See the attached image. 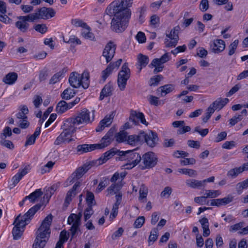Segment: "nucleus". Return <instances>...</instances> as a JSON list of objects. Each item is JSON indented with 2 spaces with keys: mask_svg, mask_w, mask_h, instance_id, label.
<instances>
[{
  "mask_svg": "<svg viewBox=\"0 0 248 248\" xmlns=\"http://www.w3.org/2000/svg\"><path fill=\"white\" fill-rule=\"evenodd\" d=\"M115 155L119 156L116 158L117 161H126L137 165L141 160V157L140 154L134 150L123 151L113 148L104 153L99 158V163L102 164L105 163Z\"/></svg>",
  "mask_w": 248,
  "mask_h": 248,
  "instance_id": "f257e3e1",
  "label": "nucleus"
},
{
  "mask_svg": "<svg viewBox=\"0 0 248 248\" xmlns=\"http://www.w3.org/2000/svg\"><path fill=\"white\" fill-rule=\"evenodd\" d=\"M41 207V204H36L30 208L23 216H21L20 214L15 218L13 223L15 226L12 231L14 239L17 240L21 237L24 231V228L30 222L31 218Z\"/></svg>",
  "mask_w": 248,
  "mask_h": 248,
  "instance_id": "f03ea898",
  "label": "nucleus"
},
{
  "mask_svg": "<svg viewBox=\"0 0 248 248\" xmlns=\"http://www.w3.org/2000/svg\"><path fill=\"white\" fill-rule=\"evenodd\" d=\"M52 219L53 216L49 214L43 220L41 225L36 232L37 236L32 248H44L48 240L47 235L49 236L50 233V227Z\"/></svg>",
  "mask_w": 248,
  "mask_h": 248,
  "instance_id": "7ed1b4c3",
  "label": "nucleus"
},
{
  "mask_svg": "<svg viewBox=\"0 0 248 248\" xmlns=\"http://www.w3.org/2000/svg\"><path fill=\"white\" fill-rule=\"evenodd\" d=\"M132 1L133 0H115L107 7L106 13L110 16L112 15L131 16L129 8L132 6Z\"/></svg>",
  "mask_w": 248,
  "mask_h": 248,
  "instance_id": "20e7f679",
  "label": "nucleus"
},
{
  "mask_svg": "<svg viewBox=\"0 0 248 248\" xmlns=\"http://www.w3.org/2000/svg\"><path fill=\"white\" fill-rule=\"evenodd\" d=\"M90 111L84 108L77 113V115L65 121V125L75 127V125L91 122L90 117Z\"/></svg>",
  "mask_w": 248,
  "mask_h": 248,
  "instance_id": "39448f33",
  "label": "nucleus"
},
{
  "mask_svg": "<svg viewBox=\"0 0 248 248\" xmlns=\"http://www.w3.org/2000/svg\"><path fill=\"white\" fill-rule=\"evenodd\" d=\"M110 28L112 31L120 33L124 31L127 27L130 16L122 15H112Z\"/></svg>",
  "mask_w": 248,
  "mask_h": 248,
  "instance_id": "423d86ee",
  "label": "nucleus"
},
{
  "mask_svg": "<svg viewBox=\"0 0 248 248\" xmlns=\"http://www.w3.org/2000/svg\"><path fill=\"white\" fill-rule=\"evenodd\" d=\"M31 14L34 21L39 19L47 20L54 17L55 16L56 12L52 8L43 7Z\"/></svg>",
  "mask_w": 248,
  "mask_h": 248,
  "instance_id": "0eeeda50",
  "label": "nucleus"
},
{
  "mask_svg": "<svg viewBox=\"0 0 248 248\" xmlns=\"http://www.w3.org/2000/svg\"><path fill=\"white\" fill-rule=\"evenodd\" d=\"M142 164L141 169H149L154 167L157 164L158 158L155 154L152 152H148L144 154L141 158Z\"/></svg>",
  "mask_w": 248,
  "mask_h": 248,
  "instance_id": "6e6552de",
  "label": "nucleus"
},
{
  "mask_svg": "<svg viewBox=\"0 0 248 248\" xmlns=\"http://www.w3.org/2000/svg\"><path fill=\"white\" fill-rule=\"evenodd\" d=\"M17 19L18 20L15 23V26L22 33L28 31L30 27L28 22L34 21L31 14L27 16H17Z\"/></svg>",
  "mask_w": 248,
  "mask_h": 248,
  "instance_id": "1a4fd4ad",
  "label": "nucleus"
},
{
  "mask_svg": "<svg viewBox=\"0 0 248 248\" xmlns=\"http://www.w3.org/2000/svg\"><path fill=\"white\" fill-rule=\"evenodd\" d=\"M82 216L81 212H79L78 214H71L68 218V224L72 226L70 229L71 232L72 237H73L76 234L79 226L81 224V218Z\"/></svg>",
  "mask_w": 248,
  "mask_h": 248,
  "instance_id": "9d476101",
  "label": "nucleus"
},
{
  "mask_svg": "<svg viewBox=\"0 0 248 248\" xmlns=\"http://www.w3.org/2000/svg\"><path fill=\"white\" fill-rule=\"evenodd\" d=\"M142 142L145 141L148 146L150 147H155L158 143L159 140L157 133L153 131L148 132L141 131Z\"/></svg>",
  "mask_w": 248,
  "mask_h": 248,
  "instance_id": "9b49d317",
  "label": "nucleus"
},
{
  "mask_svg": "<svg viewBox=\"0 0 248 248\" xmlns=\"http://www.w3.org/2000/svg\"><path fill=\"white\" fill-rule=\"evenodd\" d=\"M180 30L179 26H177L172 29L169 34H167L166 36L169 39H165V46L167 47H175L179 40V31Z\"/></svg>",
  "mask_w": 248,
  "mask_h": 248,
  "instance_id": "f8f14e48",
  "label": "nucleus"
},
{
  "mask_svg": "<svg viewBox=\"0 0 248 248\" xmlns=\"http://www.w3.org/2000/svg\"><path fill=\"white\" fill-rule=\"evenodd\" d=\"M114 128H111L100 140V143L95 144L96 149H102L108 146L114 140Z\"/></svg>",
  "mask_w": 248,
  "mask_h": 248,
  "instance_id": "ddd939ff",
  "label": "nucleus"
},
{
  "mask_svg": "<svg viewBox=\"0 0 248 248\" xmlns=\"http://www.w3.org/2000/svg\"><path fill=\"white\" fill-rule=\"evenodd\" d=\"M64 126H65V128L63 132H62L56 139L54 142L55 145H58L66 141L68 139V137L76 131V127L68 126L67 125H65V124H64Z\"/></svg>",
  "mask_w": 248,
  "mask_h": 248,
  "instance_id": "4468645a",
  "label": "nucleus"
},
{
  "mask_svg": "<svg viewBox=\"0 0 248 248\" xmlns=\"http://www.w3.org/2000/svg\"><path fill=\"white\" fill-rule=\"evenodd\" d=\"M116 46L113 42L109 41L105 46L102 56L106 59L107 63L110 62L115 54Z\"/></svg>",
  "mask_w": 248,
  "mask_h": 248,
  "instance_id": "2eb2a0df",
  "label": "nucleus"
},
{
  "mask_svg": "<svg viewBox=\"0 0 248 248\" xmlns=\"http://www.w3.org/2000/svg\"><path fill=\"white\" fill-rule=\"evenodd\" d=\"M145 125H147L144 114L142 112H138L135 110H131L129 117V121L132 122L133 124L137 125L139 121Z\"/></svg>",
  "mask_w": 248,
  "mask_h": 248,
  "instance_id": "dca6fc26",
  "label": "nucleus"
},
{
  "mask_svg": "<svg viewBox=\"0 0 248 248\" xmlns=\"http://www.w3.org/2000/svg\"><path fill=\"white\" fill-rule=\"evenodd\" d=\"M225 48V43L221 39H215L210 43V49L212 52L218 54L222 52Z\"/></svg>",
  "mask_w": 248,
  "mask_h": 248,
  "instance_id": "f3484780",
  "label": "nucleus"
},
{
  "mask_svg": "<svg viewBox=\"0 0 248 248\" xmlns=\"http://www.w3.org/2000/svg\"><path fill=\"white\" fill-rule=\"evenodd\" d=\"M29 170V166H26L24 168L20 169L18 173L12 178V184L10 185V188L15 187L17 184L24 176L27 174Z\"/></svg>",
  "mask_w": 248,
  "mask_h": 248,
  "instance_id": "a211bd4d",
  "label": "nucleus"
},
{
  "mask_svg": "<svg viewBox=\"0 0 248 248\" xmlns=\"http://www.w3.org/2000/svg\"><path fill=\"white\" fill-rule=\"evenodd\" d=\"M81 76L77 72H74L70 74L69 78V82L71 86L75 88H79L81 84Z\"/></svg>",
  "mask_w": 248,
  "mask_h": 248,
  "instance_id": "6ab92c4d",
  "label": "nucleus"
},
{
  "mask_svg": "<svg viewBox=\"0 0 248 248\" xmlns=\"http://www.w3.org/2000/svg\"><path fill=\"white\" fill-rule=\"evenodd\" d=\"M80 186V183L79 182H77L73 186L72 188L67 192L65 198L64 203L66 206H67L70 204V202L72 201V197L75 196L78 193V189L79 188Z\"/></svg>",
  "mask_w": 248,
  "mask_h": 248,
  "instance_id": "aec40b11",
  "label": "nucleus"
},
{
  "mask_svg": "<svg viewBox=\"0 0 248 248\" xmlns=\"http://www.w3.org/2000/svg\"><path fill=\"white\" fill-rule=\"evenodd\" d=\"M233 200V197L231 195H228L227 197L221 199H213L210 201L211 206H216L219 207L223 205H226L232 202Z\"/></svg>",
  "mask_w": 248,
  "mask_h": 248,
  "instance_id": "412c9836",
  "label": "nucleus"
},
{
  "mask_svg": "<svg viewBox=\"0 0 248 248\" xmlns=\"http://www.w3.org/2000/svg\"><path fill=\"white\" fill-rule=\"evenodd\" d=\"M141 131L138 135H132L127 136L126 143L132 146H136L142 142Z\"/></svg>",
  "mask_w": 248,
  "mask_h": 248,
  "instance_id": "4be33fe9",
  "label": "nucleus"
},
{
  "mask_svg": "<svg viewBox=\"0 0 248 248\" xmlns=\"http://www.w3.org/2000/svg\"><path fill=\"white\" fill-rule=\"evenodd\" d=\"M113 91L112 84L111 82H108L102 89L99 99L102 100L105 97L109 96L112 95V92Z\"/></svg>",
  "mask_w": 248,
  "mask_h": 248,
  "instance_id": "5701e85b",
  "label": "nucleus"
},
{
  "mask_svg": "<svg viewBox=\"0 0 248 248\" xmlns=\"http://www.w3.org/2000/svg\"><path fill=\"white\" fill-rule=\"evenodd\" d=\"M170 59V55L169 53H166L163 55L160 59H154L152 62L149 64V66L151 67L152 66H155L156 65H161L168 61Z\"/></svg>",
  "mask_w": 248,
  "mask_h": 248,
  "instance_id": "b1692460",
  "label": "nucleus"
},
{
  "mask_svg": "<svg viewBox=\"0 0 248 248\" xmlns=\"http://www.w3.org/2000/svg\"><path fill=\"white\" fill-rule=\"evenodd\" d=\"M186 186L194 189H201L204 187L203 182L196 179H188L186 181Z\"/></svg>",
  "mask_w": 248,
  "mask_h": 248,
  "instance_id": "393cba45",
  "label": "nucleus"
},
{
  "mask_svg": "<svg viewBox=\"0 0 248 248\" xmlns=\"http://www.w3.org/2000/svg\"><path fill=\"white\" fill-rule=\"evenodd\" d=\"M17 78V74L15 72L8 73L2 79L5 84L12 85L15 83Z\"/></svg>",
  "mask_w": 248,
  "mask_h": 248,
  "instance_id": "a878e982",
  "label": "nucleus"
},
{
  "mask_svg": "<svg viewBox=\"0 0 248 248\" xmlns=\"http://www.w3.org/2000/svg\"><path fill=\"white\" fill-rule=\"evenodd\" d=\"M139 64L137 66L139 69V72H140L143 67H145L149 63V59L148 56L140 54L138 57Z\"/></svg>",
  "mask_w": 248,
  "mask_h": 248,
  "instance_id": "bb28decb",
  "label": "nucleus"
},
{
  "mask_svg": "<svg viewBox=\"0 0 248 248\" xmlns=\"http://www.w3.org/2000/svg\"><path fill=\"white\" fill-rule=\"evenodd\" d=\"M69 105H70L69 103H67L65 101L62 100L57 105L56 110L58 113L62 114L72 108Z\"/></svg>",
  "mask_w": 248,
  "mask_h": 248,
  "instance_id": "cd10ccee",
  "label": "nucleus"
},
{
  "mask_svg": "<svg viewBox=\"0 0 248 248\" xmlns=\"http://www.w3.org/2000/svg\"><path fill=\"white\" fill-rule=\"evenodd\" d=\"M118 77L129 79L130 77V70L128 68V63L125 62L122 66L121 70L119 72Z\"/></svg>",
  "mask_w": 248,
  "mask_h": 248,
  "instance_id": "c85d7f7f",
  "label": "nucleus"
},
{
  "mask_svg": "<svg viewBox=\"0 0 248 248\" xmlns=\"http://www.w3.org/2000/svg\"><path fill=\"white\" fill-rule=\"evenodd\" d=\"M199 222L201 224L203 230V236H208L210 234V231L209 228L208 219L206 217H203L202 219H200Z\"/></svg>",
  "mask_w": 248,
  "mask_h": 248,
  "instance_id": "c756f323",
  "label": "nucleus"
},
{
  "mask_svg": "<svg viewBox=\"0 0 248 248\" xmlns=\"http://www.w3.org/2000/svg\"><path fill=\"white\" fill-rule=\"evenodd\" d=\"M96 149L95 144L79 145L77 147V151L81 153H87Z\"/></svg>",
  "mask_w": 248,
  "mask_h": 248,
  "instance_id": "7c9ffc66",
  "label": "nucleus"
},
{
  "mask_svg": "<svg viewBox=\"0 0 248 248\" xmlns=\"http://www.w3.org/2000/svg\"><path fill=\"white\" fill-rule=\"evenodd\" d=\"M229 101V100L228 98L222 99L219 98L212 103V105L213 107H215L216 109H220L225 106Z\"/></svg>",
  "mask_w": 248,
  "mask_h": 248,
  "instance_id": "2f4dec72",
  "label": "nucleus"
},
{
  "mask_svg": "<svg viewBox=\"0 0 248 248\" xmlns=\"http://www.w3.org/2000/svg\"><path fill=\"white\" fill-rule=\"evenodd\" d=\"M174 89V86L172 84H166L160 87L158 91L161 92V96H164L167 94L171 92Z\"/></svg>",
  "mask_w": 248,
  "mask_h": 248,
  "instance_id": "473e14b6",
  "label": "nucleus"
},
{
  "mask_svg": "<svg viewBox=\"0 0 248 248\" xmlns=\"http://www.w3.org/2000/svg\"><path fill=\"white\" fill-rule=\"evenodd\" d=\"M76 93L75 91L70 88L64 90L61 94V97L63 99L68 100L74 97Z\"/></svg>",
  "mask_w": 248,
  "mask_h": 248,
  "instance_id": "72a5a7b5",
  "label": "nucleus"
},
{
  "mask_svg": "<svg viewBox=\"0 0 248 248\" xmlns=\"http://www.w3.org/2000/svg\"><path fill=\"white\" fill-rule=\"evenodd\" d=\"M43 194L41 189H36L32 193H31L29 196L25 197V199H29L31 202H34L36 200L41 197Z\"/></svg>",
  "mask_w": 248,
  "mask_h": 248,
  "instance_id": "f704fd0d",
  "label": "nucleus"
},
{
  "mask_svg": "<svg viewBox=\"0 0 248 248\" xmlns=\"http://www.w3.org/2000/svg\"><path fill=\"white\" fill-rule=\"evenodd\" d=\"M127 138V133L124 130H121L119 132L116 133L114 138L115 139L117 142L120 143L126 142Z\"/></svg>",
  "mask_w": 248,
  "mask_h": 248,
  "instance_id": "c9c22d12",
  "label": "nucleus"
},
{
  "mask_svg": "<svg viewBox=\"0 0 248 248\" xmlns=\"http://www.w3.org/2000/svg\"><path fill=\"white\" fill-rule=\"evenodd\" d=\"M81 76L82 85L84 89H87L89 86L90 84V75L88 72L84 71Z\"/></svg>",
  "mask_w": 248,
  "mask_h": 248,
  "instance_id": "e433bc0d",
  "label": "nucleus"
},
{
  "mask_svg": "<svg viewBox=\"0 0 248 248\" xmlns=\"http://www.w3.org/2000/svg\"><path fill=\"white\" fill-rule=\"evenodd\" d=\"M71 23L75 27H82L84 29H89V26L82 20L79 19H72Z\"/></svg>",
  "mask_w": 248,
  "mask_h": 248,
  "instance_id": "4c0bfd02",
  "label": "nucleus"
},
{
  "mask_svg": "<svg viewBox=\"0 0 248 248\" xmlns=\"http://www.w3.org/2000/svg\"><path fill=\"white\" fill-rule=\"evenodd\" d=\"M64 73V69L59 72L55 74L49 80V83L50 84H54L59 82L61 78L62 77L63 74Z\"/></svg>",
  "mask_w": 248,
  "mask_h": 248,
  "instance_id": "58836bf2",
  "label": "nucleus"
},
{
  "mask_svg": "<svg viewBox=\"0 0 248 248\" xmlns=\"http://www.w3.org/2000/svg\"><path fill=\"white\" fill-rule=\"evenodd\" d=\"M221 194L219 190H206L204 195L205 198H215Z\"/></svg>",
  "mask_w": 248,
  "mask_h": 248,
  "instance_id": "ea45409f",
  "label": "nucleus"
},
{
  "mask_svg": "<svg viewBox=\"0 0 248 248\" xmlns=\"http://www.w3.org/2000/svg\"><path fill=\"white\" fill-rule=\"evenodd\" d=\"M157 232L158 230L156 228H154L152 230L148 238L149 246H150L157 240L158 237Z\"/></svg>",
  "mask_w": 248,
  "mask_h": 248,
  "instance_id": "a19ab883",
  "label": "nucleus"
},
{
  "mask_svg": "<svg viewBox=\"0 0 248 248\" xmlns=\"http://www.w3.org/2000/svg\"><path fill=\"white\" fill-rule=\"evenodd\" d=\"M91 28L89 27V29H84L81 32V34L83 37L86 39H89L90 40H94L95 36L93 33L90 31Z\"/></svg>",
  "mask_w": 248,
  "mask_h": 248,
  "instance_id": "79ce46f5",
  "label": "nucleus"
},
{
  "mask_svg": "<svg viewBox=\"0 0 248 248\" xmlns=\"http://www.w3.org/2000/svg\"><path fill=\"white\" fill-rule=\"evenodd\" d=\"M178 172L187 175L190 177H195L197 175L195 170L189 169H179Z\"/></svg>",
  "mask_w": 248,
  "mask_h": 248,
  "instance_id": "37998d69",
  "label": "nucleus"
},
{
  "mask_svg": "<svg viewBox=\"0 0 248 248\" xmlns=\"http://www.w3.org/2000/svg\"><path fill=\"white\" fill-rule=\"evenodd\" d=\"M243 172V170L241 167L235 168L230 170L227 173V176L232 178H235L238 174Z\"/></svg>",
  "mask_w": 248,
  "mask_h": 248,
  "instance_id": "c03bdc74",
  "label": "nucleus"
},
{
  "mask_svg": "<svg viewBox=\"0 0 248 248\" xmlns=\"http://www.w3.org/2000/svg\"><path fill=\"white\" fill-rule=\"evenodd\" d=\"M85 173V172L83 168L81 167L78 168L72 174L73 180H77L80 178Z\"/></svg>",
  "mask_w": 248,
  "mask_h": 248,
  "instance_id": "a18cd8bd",
  "label": "nucleus"
},
{
  "mask_svg": "<svg viewBox=\"0 0 248 248\" xmlns=\"http://www.w3.org/2000/svg\"><path fill=\"white\" fill-rule=\"evenodd\" d=\"M86 200L88 206H93L95 204L94 195L91 192H87Z\"/></svg>",
  "mask_w": 248,
  "mask_h": 248,
  "instance_id": "49530a36",
  "label": "nucleus"
},
{
  "mask_svg": "<svg viewBox=\"0 0 248 248\" xmlns=\"http://www.w3.org/2000/svg\"><path fill=\"white\" fill-rule=\"evenodd\" d=\"M34 29L41 34H44L47 31V27L45 24H38L34 26Z\"/></svg>",
  "mask_w": 248,
  "mask_h": 248,
  "instance_id": "de8ad7c7",
  "label": "nucleus"
},
{
  "mask_svg": "<svg viewBox=\"0 0 248 248\" xmlns=\"http://www.w3.org/2000/svg\"><path fill=\"white\" fill-rule=\"evenodd\" d=\"M128 79L125 78H122V77H118L117 83L121 91H123L125 89Z\"/></svg>",
  "mask_w": 248,
  "mask_h": 248,
  "instance_id": "09e8293b",
  "label": "nucleus"
},
{
  "mask_svg": "<svg viewBox=\"0 0 248 248\" xmlns=\"http://www.w3.org/2000/svg\"><path fill=\"white\" fill-rule=\"evenodd\" d=\"M113 69L110 65H108L107 68L102 72V78L104 82L107 78L112 73Z\"/></svg>",
  "mask_w": 248,
  "mask_h": 248,
  "instance_id": "8fccbe9b",
  "label": "nucleus"
},
{
  "mask_svg": "<svg viewBox=\"0 0 248 248\" xmlns=\"http://www.w3.org/2000/svg\"><path fill=\"white\" fill-rule=\"evenodd\" d=\"M238 43V40H235L229 46V51L228 52V55L229 56H232L235 53V51L237 49Z\"/></svg>",
  "mask_w": 248,
  "mask_h": 248,
  "instance_id": "3c124183",
  "label": "nucleus"
},
{
  "mask_svg": "<svg viewBox=\"0 0 248 248\" xmlns=\"http://www.w3.org/2000/svg\"><path fill=\"white\" fill-rule=\"evenodd\" d=\"M248 187V178L246 180L238 183L236 185L237 192L239 194L242 192V190Z\"/></svg>",
  "mask_w": 248,
  "mask_h": 248,
  "instance_id": "603ef678",
  "label": "nucleus"
},
{
  "mask_svg": "<svg viewBox=\"0 0 248 248\" xmlns=\"http://www.w3.org/2000/svg\"><path fill=\"white\" fill-rule=\"evenodd\" d=\"M145 222V217L143 216L139 217L135 221L133 226L135 228H141Z\"/></svg>",
  "mask_w": 248,
  "mask_h": 248,
  "instance_id": "864d4df0",
  "label": "nucleus"
},
{
  "mask_svg": "<svg viewBox=\"0 0 248 248\" xmlns=\"http://www.w3.org/2000/svg\"><path fill=\"white\" fill-rule=\"evenodd\" d=\"M69 233L65 230L62 231L60 234L59 240L58 242L59 243L64 244L68 239Z\"/></svg>",
  "mask_w": 248,
  "mask_h": 248,
  "instance_id": "5fc2aeb1",
  "label": "nucleus"
},
{
  "mask_svg": "<svg viewBox=\"0 0 248 248\" xmlns=\"http://www.w3.org/2000/svg\"><path fill=\"white\" fill-rule=\"evenodd\" d=\"M139 193H140V197H139L140 200H142V199L146 198L147 193H148L147 188L144 185H142L140 187Z\"/></svg>",
  "mask_w": 248,
  "mask_h": 248,
  "instance_id": "6e6d98bb",
  "label": "nucleus"
},
{
  "mask_svg": "<svg viewBox=\"0 0 248 248\" xmlns=\"http://www.w3.org/2000/svg\"><path fill=\"white\" fill-rule=\"evenodd\" d=\"M114 118L113 113L112 112L109 115H107L105 118L101 120L102 122H104L106 125L108 126H109L112 123L113 119Z\"/></svg>",
  "mask_w": 248,
  "mask_h": 248,
  "instance_id": "4d7b16f0",
  "label": "nucleus"
},
{
  "mask_svg": "<svg viewBox=\"0 0 248 248\" xmlns=\"http://www.w3.org/2000/svg\"><path fill=\"white\" fill-rule=\"evenodd\" d=\"M93 213V206H88L84 211V220L86 221L90 218Z\"/></svg>",
  "mask_w": 248,
  "mask_h": 248,
  "instance_id": "13d9d810",
  "label": "nucleus"
},
{
  "mask_svg": "<svg viewBox=\"0 0 248 248\" xmlns=\"http://www.w3.org/2000/svg\"><path fill=\"white\" fill-rule=\"evenodd\" d=\"M162 78V77L161 75H157L151 78L150 79V85L151 86L157 85Z\"/></svg>",
  "mask_w": 248,
  "mask_h": 248,
  "instance_id": "bf43d9fd",
  "label": "nucleus"
},
{
  "mask_svg": "<svg viewBox=\"0 0 248 248\" xmlns=\"http://www.w3.org/2000/svg\"><path fill=\"white\" fill-rule=\"evenodd\" d=\"M243 119V117L241 115H235L232 118H231L229 121V124L231 126H233L238 122L241 121Z\"/></svg>",
  "mask_w": 248,
  "mask_h": 248,
  "instance_id": "052dcab7",
  "label": "nucleus"
},
{
  "mask_svg": "<svg viewBox=\"0 0 248 248\" xmlns=\"http://www.w3.org/2000/svg\"><path fill=\"white\" fill-rule=\"evenodd\" d=\"M209 8V1L208 0H202L200 4V9L202 12L206 11Z\"/></svg>",
  "mask_w": 248,
  "mask_h": 248,
  "instance_id": "680f3d73",
  "label": "nucleus"
},
{
  "mask_svg": "<svg viewBox=\"0 0 248 248\" xmlns=\"http://www.w3.org/2000/svg\"><path fill=\"white\" fill-rule=\"evenodd\" d=\"M172 189L171 187L167 186L161 192L160 196L161 197L169 198Z\"/></svg>",
  "mask_w": 248,
  "mask_h": 248,
  "instance_id": "e2e57ef3",
  "label": "nucleus"
},
{
  "mask_svg": "<svg viewBox=\"0 0 248 248\" xmlns=\"http://www.w3.org/2000/svg\"><path fill=\"white\" fill-rule=\"evenodd\" d=\"M0 21L5 24H10L12 22V19L9 18L5 14L0 13Z\"/></svg>",
  "mask_w": 248,
  "mask_h": 248,
  "instance_id": "0e129e2a",
  "label": "nucleus"
},
{
  "mask_svg": "<svg viewBox=\"0 0 248 248\" xmlns=\"http://www.w3.org/2000/svg\"><path fill=\"white\" fill-rule=\"evenodd\" d=\"M196 162V160L193 158H185L184 159L180 160V163L181 165L185 166L189 164L193 165Z\"/></svg>",
  "mask_w": 248,
  "mask_h": 248,
  "instance_id": "69168bd1",
  "label": "nucleus"
},
{
  "mask_svg": "<svg viewBox=\"0 0 248 248\" xmlns=\"http://www.w3.org/2000/svg\"><path fill=\"white\" fill-rule=\"evenodd\" d=\"M136 38L139 43H143L145 42L146 40L145 34L141 31L138 32Z\"/></svg>",
  "mask_w": 248,
  "mask_h": 248,
  "instance_id": "338daca9",
  "label": "nucleus"
},
{
  "mask_svg": "<svg viewBox=\"0 0 248 248\" xmlns=\"http://www.w3.org/2000/svg\"><path fill=\"white\" fill-rule=\"evenodd\" d=\"M54 165V162H53L52 161H49L48 162L46 165H45L44 166V168L41 170V173L42 174L46 172H49L50 169H51L53 166Z\"/></svg>",
  "mask_w": 248,
  "mask_h": 248,
  "instance_id": "774afa93",
  "label": "nucleus"
}]
</instances>
